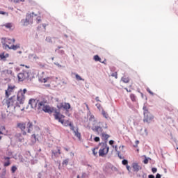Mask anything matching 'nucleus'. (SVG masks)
<instances>
[{"instance_id": "nucleus-50", "label": "nucleus", "mask_w": 178, "mask_h": 178, "mask_svg": "<svg viewBox=\"0 0 178 178\" xmlns=\"http://www.w3.org/2000/svg\"><path fill=\"white\" fill-rule=\"evenodd\" d=\"M3 47H6V48H8V49H10V46H9V44L6 43H3Z\"/></svg>"}, {"instance_id": "nucleus-17", "label": "nucleus", "mask_w": 178, "mask_h": 178, "mask_svg": "<svg viewBox=\"0 0 178 178\" xmlns=\"http://www.w3.org/2000/svg\"><path fill=\"white\" fill-rule=\"evenodd\" d=\"M105 155H107L106 152H105V147H102L99 150V156H105Z\"/></svg>"}, {"instance_id": "nucleus-14", "label": "nucleus", "mask_w": 178, "mask_h": 178, "mask_svg": "<svg viewBox=\"0 0 178 178\" xmlns=\"http://www.w3.org/2000/svg\"><path fill=\"white\" fill-rule=\"evenodd\" d=\"M6 58H9V54H5V52L0 54L1 60H3V62H6Z\"/></svg>"}, {"instance_id": "nucleus-37", "label": "nucleus", "mask_w": 178, "mask_h": 178, "mask_svg": "<svg viewBox=\"0 0 178 178\" xmlns=\"http://www.w3.org/2000/svg\"><path fill=\"white\" fill-rule=\"evenodd\" d=\"M5 27H6V29H12V23H6V24H5Z\"/></svg>"}, {"instance_id": "nucleus-40", "label": "nucleus", "mask_w": 178, "mask_h": 178, "mask_svg": "<svg viewBox=\"0 0 178 178\" xmlns=\"http://www.w3.org/2000/svg\"><path fill=\"white\" fill-rule=\"evenodd\" d=\"M46 41L47 42H50L51 44H52V38L51 37H47L46 38Z\"/></svg>"}, {"instance_id": "nucleus-23", "label": "nucleus", "mask_w": 178, "mask_h": 178, "mask_svg": "<svg viewBox=\"0 0 178 178\" xmlns=\"http://www.w3.org/2000/svg\"><path fill=\"white\" fill-rule=\"evenodd\" d=\"M33 15H34V13H32V14H26V18L30 22H33Z\"/></svg>"}, {"instance_id": "nucleus-52", "label": "nucleus", "mask_w": 178, "mask_h": 178, "mask_svg": "<svg viewBox=\"0 0 178 178\" xmlns=\"http://www.w3.org/2000/svg\"><path fill=\"white\" fill-rule=\"evenodd\" d=\"M127 168V170H128V172H131V167L130 165H126Z\"/></svg>"}, {"instance_id": "nucleus-3", "label": "nucleus", "mask_w": 178, "mask_h": 178, "mask_svg": "<svg viewBox=\"0 0 178 178\" xmlns=\"http://www.w3.org/2000/svg\"><path fill=\"white\" fill-rule=\"evenodd\" d=\"M26 99V96H22L19 93L17 95V101L14 106V109L16 108H20V105H23L24 104V101Z\"/></svg>"}, {"instance_id": "nucleus-10", "label": "nucleus", "mask_w": 178, "mask_h": 178, "mask_svg": "<svg viewBox=\"0 0 178 178\" xmlns=\"http://www.w3.org/2000/svg\"><path fill=\"white\" fill-rule=\"evenodd\" d=\"M132 169H133V172H136L137 173V172H138L139 170H141L143 168L140 166V165H138V163H133Z\"/></svg>"}, {"instance_id": "nucleus-36", "label": "nucleus", "mask_w": 178, "mask_h": 178, "mask_svg": "<svg viewBox=\"0 0 178 178\" xmlns=\"http://www.w3.org/2000/svg\"><path fill=\"white\" fill-rule=\"evenodd\" d=\"M94 141H95V143H99V141H101V138H99V136H95V137L94 138Z\"/></svg>"}, {"instance_id": "nucleus-56", "label": "nucleus", "mask_w": 178, "mask_h": 178, "mask_svg": "<svg viewBox=\"0 0 178 178\" xmlns=\"http://www.w3.org/2000/svg\"><path fill=\"white\" fill-rule=\"evenodd\" d=\"M108 144L110 145H113V144H115V140H109V142H108Z\"/></svg>"}, {"instance_id": "nucleus-58", "label": "nucleus", "mask_w": 178, "mask_h": 178, "mask_svg": "<svg viewBox=\"0 0 178 178\" xmlns=\"http://www.w3.org/2000/svg\"><path fill=\"white\" fill-rule=\"evenodd\" d=\"M104 148H105V149H106V154H108V152H109V146H106V147H104Z\"/></svg>"}, {"instance_id": "nucleus-46", "label": "nucleus", "mask_w": 178, "mask_h": 178, "mask_svg": "<svg viewBox=\"0 0 178 178\" xmlns=\"http://www.w3.org/2000/svg\"><path fill=\"white\" fill-rule=\"evenodd\" d=\"M117 154H118V158H120V159H123V156H122V155H120V151H117Z\"/></svg>"}, {"instance_id": "nucleus-63", "label": "nucleus", "mask_w": 178, "mask_h": 178, "mask_svg": "<svg viewBox=\"0 0 178 178\" xmlns=\"http://www.w3.org/2000/svg\"><path fill=\"white\" fill-rule=\"evenodd\" d=\"M148 178H155V175L151 174L148 175Z\"/></svg>"}, {"instance_id": "nucleus-11", "label": "nucleus", "mask_w": 178, "mask_h": 178, "mask_svg": "<svg viewBox=\"0 0 178 178\" xmlns=\"http://www.w3.org/2000/svg\"><path fill=\"white\" fill-rule=\"evenodd\" d=\"M92 131H95L96 133H98V134H99V133H102V131H104V129H102V127H101V126H95V128L92 127Z\"/></svg>"}, {"instance_id": "nucleus-7", "label": "nucleus", "mask_w": 178, "mask_h": 178, "mask_svg": "<svg viewBox=\"0 0 178 178\" xmlns=\"http://www.w3.org/2000/svg\"><path fill=\"white\" fill-rule=\"evenodd\" d=\"M15 102H16V95H13L10 98L7 99L6 100L7 108H10V106H13V105H15Z\"/></svg>"}, {"instance_id": "nucleus-1", "label": "nucleus", "mask_w": 178, "mask_h": 178, "mask_svg": "<svg viewBox=\"0 0 178 178\" xmlns=\"http://www.w3.org/2000/svg\"><path fill=\"white\" fill-rule=\"evenodd\" d=\"M143 122L145 123H147V124H149V123H152V121L154 120V118H155L151 112H149V110L147 108V106L144 105L143 107Z\"/></svg>"}, {"instance_id": "nucleus-31", "label": "nucleus", "mask_w": 178, "mask_h": 178, "mask_svg": "<svg viewBox=\"0 0 178 178\" xmlns=\"http://www.w3.org/2000/svg\"><path fill=\"white\" fill-rule=\"evenodd\" d=\"M122 164L124 165V166H127L129 165V161L127 159H123Z\"/></svg>"}, {"instance_id": "nucleus-19", "label": "nucleus", "mask_w": 178, "mask_h": 178, "mask_svg": "<svg viewBox=\"0 0 178 178\" xmlns=\"http://www.w3.org/2000/svg\"><path fill=\"white\" fill-rule=\"evenodd\" d=\"M26 127L28 129V133H31V130H33V122H28L27 124H26Z\"/></svg>"}, {"instance_id": "nucleus-54", "label": "nucleus", "mask_w": 178, "mask_h": 178, "mask_svg": "<svg viewBox=\"0 0 178 178\" xmlns=\"http://www.w3.org/2000/svg\"><path fill=\"white\" fill-rule=\"evenodd\" d=\"M31 138H34L35 143V141H37L38 140V138H37V136H35V134H33L31 136Z\"/></svg>"}, {"instance_id": "nucleus-20", "label": "nucleus", "mask_w": 178, "mask_h": 178, "mask_svg": "<svg viewBox=\"0 0 178 178\" xmlns=\"http://www.w3.org/2000/svg\"><path fill=\"white\" fill-rule=\"evenodd\" d=\"M74 134L75 136L77 137V138H79V140H80V138H81V134L80 132H79V127L76 128V129L74 131Z\"/></svg>"}, {"instance_id": "nucleus-61", "label": "nucleus", "mask_w": 178, "mask_h": 178, "mask_svg": "<svg viewBox=\"0 0 178 178\" xmlns=\"http://www.w3.org/2000/svg\"><path fill=\"white\" fill-rule=\"evenodd\" d=\"M161 177H162V175H161V174H159V173H157L156 175V177H154V178H161Z\"/></svg>"}, {"instance_id": "nucleus-62", "label": "nucleus", "mask_w": 178, "mask_h": 178, "mask_svg": "<svg viewBox=\"0 0 178 178\" xmlns=\"http://www.w3.org/2000/svg\"><path fill=\"white\" fill-rule=\"evenodd\" d=\"M142 177L143 178H147V173L143 172Z\"/></svg>"}, {"instance_id": "nucleus-57", "label": "nucleus", "mask_w": 178, "mask_h": 178, "mask_svg": "<svg viewBox=\"0 0 178 178\" xmlns=\"http://www.w3.org/2000/svg\"><path fill=\"white\" fill-rule=\"evenodd\" d=\"M93 119H95V117H94L93 115H91L90 117L89 118V121L92 122Z\"/></svg>"}, {"instance_id": "nucleus-32", "label": "nucleus", "mask_w": 178, "mask_h": 178, "mask_svg": "<svg viewBox=\"0 0 178 178\" xmlns=\"http://www.w3.org/2000/svg\"><path fill=\"white\" fill-rule=\"evenodd\" d=\"M121 80L122 81H123V83H126L130 82V79H129V78L122 77Z\"/></svg>"}, {"instance_id": "nucleus-34", "label": "nucleus", "mask_w": 178, "mask_h": 178, "mask_svg": "<svg viewBox=\"0 0 178 178\" xmlns=\"http://www.w3.org/2000/svg\"><path fill=\"white\" fill-rule=\"evenodd\" d=\"M102 114L104 116V118H105V119H108V115L104 110H102Z\"/></svg>"}, {"instance_id": "nucleus-15", "label": "nucleus", "mask_w": 178, "mask_h": 178, "mask_svg": "<svg viewBox=\"0 0 178 178\" xmlns=\"http://www.w3.org/2000/svg\"><path fill=\"white\" fill-rule=\"evenodd\" d=\"M70 108H72V106L70 103H63V108H64L66 112H69V109H70Z\"/></svg>"}, {"instance_id": "nucleus-64", "label": "nucleus", "mask_w": 178, "mask_h": 178, "mask_svg": "<svg viewBox=\"0 0 178 178\" xmlns=\"http://www.w3.org/2000/svg\"><path fill=\"white\" fill-rule=\"evenodd\" d=\"M42 174H41V172H39L38 174V178H42Z\"/></svg>"}, {"instance_id": "nucleus-27", "label": "nucleus", "mask_w": 178, "mask_h": 178, "mask_svg": "<svg viewBox=\"0 0 178 178\" xmlns=\"http://www.w3.org/2000/svg\"><path fill=\"white\" fill-rule=\"evenodd\" d=\"M67 126H69L70 127V130H72V131L74 132L76 130L74 129V125H73V122H70V123H68L67 124Z\"/></svg>"}, {"instance_id": "nucleus-29", "label": "nucleus", "mask_w": 178, "mask_h": 178, "mask_svg": "<svg viewBox=\"0 0 178 178\" xmlns=\"http://www.w3.org/2000/svg\"><path fill=\"white\" fill-rule=\"evenodd\" d=\"M130 99L132 101V102H136V95L134 94H131L130 95Z\"/></svg>"}, {"instance_id": "nucleus-12", "label": "nucleus", "mask_w": 178, "mask_h": 178, "mask_svg": "<svg viewBox=\"0 0 178 178\" xmlns=\"http://www.w3.org/2000/svg\"><path fill=\"white\" fill-rule=\"evenodd\" d=\"M17 127L18 129H20L22 131H24V130H26V122H19L17 124Z\"/></svg>"}, {"instance_id": "nucleus-44", "label": "nucleus", "mask_w": 178, "mask_h": 178, "mask_svg": "<svg viewBox=\"0 0 178 178\" xmlns=\"http://www.w3.org/2000/svg\"><path fill=\"white\" fill-rule=\"evenodd\" d=\"M0 130L3 131V133H5V131H6V128L5 127V126H1L0 127Z\"/></svg>"}, {"instance_id": "nucleus-49", "label": "nucleus", "mask_w": 178, "mask_h": 178, "mask_svg": "<svg viewBox=\"0 0 178 178\" xmlns=\"http://www.w3.org/2000/svg\"><path fill=\"white\" fill-rule=\"evenodd\" d=\"M152 173H156V172H158V168H152Z\"/></svg>"}, {"instance_id": "nucleus-59", "label": "nucleus", "mask_w": 178, "mask_h": 178, "mask_svg": "<svg viewBox=\"0 0 178 178\" xmlns=\"http://www.w3.org/2000/svg\"><path fill=\"white\" fill-rule=\"evenodd\" d=\"M15 3H19V2H24V0H13Z\"/></svg>"}, {"instance_id": "nucleus-26", "label": "nucleus", "mask_w": 178, "mask_h": 178, "mask_svg": "<svg viewBox=\"0 0 178 178\" xmlns=\"http://www.w3.org/2000/svg\"><path fill=\"white\" fill-rule=\"evenodd\" d=\"M93 59L95 62H101L102 59L101 57L98 54H96L93 56Z\"/></svg>"}, {"instance_id": "nucleus-51", "label": "nucleus", "mask_w": 178, "mask_h": 178, "mask_svg": "<svg viewBox=\"0 0 178 178\" xmlns=\"http://www.w3.org/2000/svg\"><path fill=\"white\" fill-rule=\"evenodd\" d=\"M58 109H62L63 108V103H60V105H57Z\"/></svg>"}, {"instance_id": "nucleus-21", "label": "nucleus", "mask_w": 178, "mask_h": 178, "mask_svg": "<svg viewBox=\"0 0 178 178\" xmlns=\"http://www.w3.org/2000/svg\"><path fill=\"white\" fill-rule=\"evenodd\" d=\"M27 92V89L24 88L23 89V90L22 89H20L17 94L22 95V97H25L24 94H26Z\"/></svg>"}, {"instance_id": "nucleus-18", "label": "nucleus", "mask_w": 178, "mask_h": 178, "mask_svg": "<svg viewBox=\"0 0 178 178\" xmlns=\"http://www.w3.org/2000/svg\"><path fill=\"white\" fill-rule=\"evenodd\" d=\"M60 154V149L58 147L57 151L56 150H53L52 151V156H55V158H58L59 156V154Z\"/></svg>"}, {"instance_id": "nucleus-43", "label": "nucleus", "mask_w": 178, "mask_h": 178, "mask_svg": "<svg viewBox=\"0 0 178 178\" xmlns=\"http://www.w3.org/2000/svg\"><path fill=\"white\" fill-rule=\"evenodd\" d=\"M57 52L59 55H65V50H58Z\"/></svg>"}, {"instance_id": "nucleus-41", "label": "nucleus", "mask_w": 178, "mask_h": 178, "mask_svg": "<svg viewBox=\"0 0 178 178\" xmlns=\"http://www.w3.org/2000/svg\"><path fill=\"white\" fill-rule=\"evenodd\" d=\"M68 123H70L69 120H67L65 122L63 121V123H61V124H63V126H65V127H67V126H69V125H67Z\"/></svg>"}, {"instance_id": "nucleus-53", "label": "nucleus", "mask_w": 178, "mask_h": 178, "mask_svg": "<svg viewBox=\"0 0 178 178\" xmlns=\"http://www.w3.org/2000/svg\"><path fill=\"white\" fill-rule=\"evenodd\" d=\"M147 92H149V94H150L151 95H154V93L152 91H151V90L149 89V88H147Z\"/></svg>"}, {"instance_id": "nucleus-33", "label": "nucleus", "mask_w": 178, "mask_h": 178, "mask_svg": "<svg viewBox=\"0 0 178 178\" xmlns=\"http://www.w3.org/2000/svg\"><path fill=\"white\" fill-rule=\"evenodd\" d=\"M17 170V167H16V165H13L11 167L12 173H15Z\"/></svg>"}, {"instance_id": "nucleus-35", "label": "nucleus", "mask_w": 178, "mask_h": 178, "mask_svg": "<svg viewBox=\"0 0 178 178\" xmlns=\"http://www.w3.org/2000/svg\"><path fill=\"white\" fill-rule=\"evenodd\" d=\"M10 165V160H8L7 161H6L4 163H3V166L5 168H7V166H9Z\"/></svg>"}, {"instance_id": "nucleus-48", "label": "nucleus", "mask_w": 178, "mask_h": 178, "mask_svg": "<svg viewBox=\"0 0 178 178\" xmlns=\"http://www.w3.org/2000/svg\"><path fill=\"white\" fill-rule=\"evenodd\" d=\"M112 77H115V79H118V72H113L111 74Z\"/></svg>"}, {"instance_id": "nucleus-28", "label": "nucleus", "mask_w": 178, "mask_h": 178, "mask_svg": "<svg viewBox=\"0 0 178 178\" xmlns=\"http://www.w3.org/2000/svg\"><path fill=\"white\" fill-rule=\"evenodd\" d=\"M75 78L78 81H84V79H83L79 74H75Z\"/></svg>"}, {"instance_id": "nucleus-8", "label": "nucleus", "mask_w": 178, "mask_h": 178, "mask_svg": "<svg viewBox=\"0 0 178 178\" xmlns=\"http://www.w3.org/2000/svg\"><path fill=\"white\" fill-rule=\"evenodd\" d=\"M38 102H40V100H38V99H30L29 101V105L31 106V108L32 109H37Z\"/></svg>"}, {"instance_id": "nucleus-25", "label": "nucleus", "mask_w": 178, "mask_h": 178, "mask_svg": "<svg viewBox=\"0 0 178 178\" xmlns=\"http://www.w3.org/2000/svg\"><path fill=\"white\" fill-rule=\"evenodd\" d=\"M144 160L143 161V162L145 163V165H147L148 161H151V158L150 157H147V156L144 155Z\"/></svg>"}, {"instance_id": "nucleus-22", "label": "nucleus", "mask_w": 178, "mask_h": 178, "mask_svg": "<svg viewBox=\"0 0 178 178\" xmlns=\"http://www.w3.org/2000/svg\"><path fill=\"white\" fill-rule=\"evenodd\" d=\"M102 137L104 138V141H106V143H108V138H109L111 136H109L108 134L102 133Z\"/></svg>"}, {"instance_id": "nucleus-2", "label": "nucleus", "mask_w": 178, "mask_h": 178, "mask_svg": "<svg viewBox=\"0 0 178 178\" xmlns=\"http://www.w3.org/2000/svg\"><path fill=\"white\" fill-rule=\"evenodd\" d=\"M18 81H29V80L31 81V78L30 77V74L27 71H22V72L19 73L17 74Z\"/></svg>"}, {"instance_id": "nucleus-24", "label": "nucleus", "mask_w": 178, "mask_h": 178, "mask_svg": "<svg viewBox=\"0 0 178 178\" xmlns=\"http://www.w3.org/2000/svg\"><path fill=\"white\" fill-rule=\"evenodd\" d=\"M18 48H20V44H17L16 45H11L10 49H13V51H16Z\"/></svg>"}, {"instance_id": "nucleus-30", "label": "nucleus", "mask_w": 178, "mask_h": 178, "mask_svg": "<svg viewBox=\"0 0 178 178\" xmlns=\"http://www.w3.org/2000/svg\"><path fill=\"white\" fill-rule=\"evenodd\" d=\"M68 164H69V159H66L63 160V161L62 163L63 166V165L67 166Z\"/></svg>"}, {"instance_id": "nucleus-38", "label": "nucleus", "mask_w": 178, "mask_h": 178, "mask_svg": "<svg viewBox=\"0 0 178 178\" xmlns=\"http://www.w3.org/2000/svg\"><path fill=\"white\" fill-rule=\"evenodd\" d=\"M38 162V160L37 159H32L31 160V165H35Z\"/></svg>"}, {"instance_id": "nucleus-39", "label": "nucleus", "mask_w": 178, "mask_h": 178, "mask_svg": "<svg viewBox=\"0 0 178 178\" xmlns=\"http://www.w3.org/2000/svg\"><path fill=\"white\" fill-rule=\"evenodd\" d=\"M92 152L94 156H97V155H98V152L95 151V148L92 149Z\"/></svg>"}, {"instance_id": "nucleus-42", "label": "nucleus", "mask_w": 178, "mask_h": 178, "mask_svg": "<svg viewBox=\"0 0 178 178\" xmlns=\"http://www.w3.org/2000/svg\"><path fill=\"white\" fill-rule=\"evenodd\" d=\"M138 144H140V140H136L135 145H134V148H137V147H138Z\"/></svg>"}, {"instance_id": "nucleus-9", "label": "nucleus", "mask_w": 178, "mask_h": 178, "mask_svg": "<svg viewBox=\"0 0 178 178\" xmlns=\"http://www.w3.org/2000/svg\"><path fill=\"white\" fill-rule=\"evenodd\" d=\"M15 86H12L8 85V89L6 90L5 91L6 98H9V97L10 96V92H12L13 90H15Z\"/></svg>"}, {"instance_id": "nucleus-55", "label": "nucleus", "mask_w": 178, "mask_h": 178, "mask_svg": "<svg viewBox=\"0 0 178 178\" xmlns=\"http://www.w3.org/2000/svg\"><path fill=\"white\" fill-rule=\"evenodd\" d=\"M140 95H141V98L144 99L145 98V99H147V95H144V93L140 92Z\"/></svg>"}, {"instance_id": "nucleus-6", "label": "nucleus", "mask_w": 178, "mask_h": 178, "mask_svg": "<svg viewBox=\"0 0 178 178\" xmlns=\"http://www.w3.org/2000/svg\"><path fill=\"white\" fill-rule=\"evenodd\" d=\"M42 111L44 112V113H49V115H51V113H55V111H57L55 107H51L49 105L46 104L42 107Z\"/></svg>"}, {"instance_id": "nucleus-13", "label": "nucleus", "mask_w": 178, "mask_h": 178, "mask_svg": "<svg viewBox=\"0 0 178 178\" xmlns=\"http://www.w3.org/2000/svg\"><path fill=\"white\" fill-rule=\"evenodd\" d=\"M45 102L44 101H39L38 102V111H42V108H44V106H45Z\"/></svg>"}, {"instance_id": "nucleus-4", "label": "nucleus", "mask_w": 178, "mask_h": 178, "mask_svg": "<svg viewBox=\"0 0 178 178\" xmlns=\"http://www.w3.org/2000/svg\"><path fill=\"white\" fill-rule=\"evenodd\" d=\"M113 169H116V168L113 167V165L111 163H107L103 168V170L106 175H112Z\"/></svg>"}, {"instance_id": "nucleus-45", "label": "nucleus", "mask_w": 178, "mask_h": 178, "mask_svg": "<svg viewBox=\"0 0 178 178\" xmlns=\"http://www.w3.org/2000/svg\"><path fill=\"white\" fill-rule=\"evenodd\" d=\"M102 148H104L105 147H106L108 145V142H106V140H104V142H102Z\"/></svg>"}, {"instance_id": "nucleus-16", "label": "nucleus", "mask_w": 178, "mask_h": 178, "mask_svg": "<svg viewBox=\"0 0 178 178\" xmlns=\"http://www.w3.org/2000/svg\"><path fill=\"white\" fill-rule=\"evenodd\" d=\"M21 24H22V26H29V24H30V21H29L27 18L22 19L21 20Z\"/></svg>"}, {"instance_id": "nucleus-5", "label": "nucleus", "mask_w": 178, "mask_h": 178, "mask_svg": "<svg viewBox=\"0 0 178 178\" xmlns=\"http://www.w3.org/2000/svg\"><path fill=\"white\" fill-rule=\"evenodd\" d=\"M55 120H58L59 123H63L65 120V115L60 113V111L55 110V113L54 114Z\"/></svg>"}, {"instance_id": "nucleus-60", "label": "nucleus", "mask_w": 178, "mask_h": 178, "mask_svg": "<svg viewBox=\"0 0 178 178\" xmlns=\"http://www.w3.org/2000/svg\"><path fill=\"white\" fill-rule=\"evenodd\" d=\"M6 72L7 74H12V73H13L12 70H6Z\"/></svg>"}, {"instance_id": "nucleus-47", "label": "nucleus", "mask_w": 178, "mask_h": 178, "mask_svg": "<svg viewBox=\"0 0 178 178\" xmlns=\"http://www.w3.org/2000/svg\"><path fill=\"white\" fill-rule=\"evenodd\" d=\"M62 48H63V47L58 46L57 48L55 49V52H58V51H60V49H62Z\"/></svg>"}]
</instances>
